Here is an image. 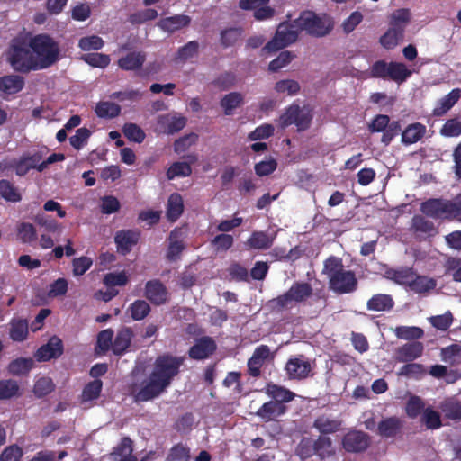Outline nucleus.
<instances>
[{
  "mask_svg": "<svg viewBox=\"0 0 461 461\" xmlns=\"http://www.w3.org/2000/svg\"><path fill=\"white\" fill-rule=\"evenodd\" d=\"M140 238V234L137 230H118L114 236L117 252L122 256L128 255L132 250V248L138 244Z\"/></svg>",
  "mask_w": 461,
  "mask_h": 461,
  "instance_id": "obj_17",
  "label": "nucleus"
},
{
  "mask_svg": "<svg viewBox=\"0 0 461 461\" xmlns=\"http://www.w3.org/2000/svg\"><path fill=\"white\" fill-rule=\"evenodd\" d=\"M436 285L437 282L435 279L426 276H420L415 273L409 289L416 294H423L433 290Z\"/></svg>",
  "mask_w": 461,
  "mask_h": 461,
  "instance_id": "obj_33",
  "label": "nucleus"
},
{
  "mask_svg": "<svg viewBox=\"0 0 461 461\" xmlns=\"http://www.w3.org/2000/svg\"><path fill=\"white\" fill-rule=\"evenodd\" d=\"M240 28L231 27L221 32V43L223 47L233 46L241 37Z\"/></svg>",
  "mask_w": 461,
  "mask_h": 461,
  "instance_id": "obj_62",
  "label": "nucleus"
},
{
  "mask_svg": "<svg viewBox=\"0 0 461 461\" xmlns=\"http://www.w3.org/2000/svg\"><path fill=\"white\" fill-rule=\"evenodd\" d=\"M425 373L426 370L423 365L419 363L407 362L400 368L398 375L405 376L408 378L420 379L425 375Z\"/></svg>",
  "mask_w": 461,
  "mask_h": 461,
  "instance_id": "obj_50",
  "label": "nucleus"
},
{
  "mask_svg": "<svg viewBox=\"0 0 461 461\" xmlns=\"http://www.w3.org/2000/svg\"><path fill=\"white\" fill-rule=\"evenodd\" d=\"M412 71L402 62L385 60L375 61L369 68V76L373 78L390 79L397 83L405 82Z\"/></svg>",
  "mask_w": 461,
  "mask_h": 461,
  "instance_id": "obj_8",
  "label": "nucleus"
},
{
  "mask_svg": "<svg viewBox=\"0 0 461 461\" xmlns=\"http://www.w3.org/2000/svg\"><path fill=\"white\" fill-rule=\"evenodd\" d=\"M294 25L300 32L318 38L329 34L333 29V23L327 14L318 15L309 10L303 11L299 17L294 20Z\"/></svg>",
  "mask_w": 461,
  "mask_h": 461,
  "instance_id": "obj_6",
  "label": "nucleus"
},
{
  "mask_svg": "<svg viewBox=\"0 0 461 461\" xmlns=\"http://www.w3.org/2000/svg\"><path fill=\"white\" fill-rule=\"evenodd\" d=\"M425 403L419 396L412 395L406 402L405 411L409 418H417L422 411H424Z\"/></svg>",
  "mask_w": 461,
  "mask_h": 461,
  "instance_id": "obj_59",
  "label": "nucleus"
},
{
  "mask_svg": "<svg viewBox=\"0 0 461 461\" xmlns=\"http://www.w3.org/2000/svg\"><path fill=\"white\" fill-rule=\"evenodd\" d=\"M146 61V54L142 51H131L118 59V67L125 71H136Z\"/></svg>",
  "mask_w": 461,
  "mask_h": 461,
  "instance_id": "obj_21",
  "label": "nucleus"
},
{
  "mask_svg": "<svg viewBox=\"0 0 461 461\" xmlns=\"http://www.w3.org/2000/svg\"><path fill=\"white\" fill-rule=\"evenodd\" d=\"M266 393L274 399L275 402H280L282 404L290 402L295 398L294 393L275 384H267Z\"/></svg>",
  "mask_w": 461,
  "mask_h": 461,
  "instance_id": "obj_31",
  "label": "nucleus"
},
{
  "mask_svg": "<svg viewBox=\"0 0 461 461\" xmlns=\"http://www.w3.org/2000/svg\"><path fill=\"white\" fill-rule=\"evenodd\" d=\"M17 239L23 244H30L37 240V231L33 224L21 222L16 227Z\"/></svg>",
  "mask_w": 461,
  "mask_h": 461,
  "instance_id": "obj_44",
  "label": "nucleus"
},
{
  "mask_svg": "<svg viewBox=\"0 0 461 461\" xmlns=\"http://www.w3.org/2000/svg\"><path fill=\"white\" fill-rule=\"evenodd\" d=\"M34 362L31 357H18L8 365L9 373L14 375H26L33 367Z\"/></svg>",
  "mask_w": 461,
  "mask_h": 461,
  "instance_id": "obj_41",
  "label": "nucleus"
},
{
  "mask_svg": "<svg viewBox=\"0 0 461 461\" xmlns=\"http://www.w3.org/2000/svg\"><path fill=\"white\" fill-rule=\"evenodd\" d=\"M370 436L360 430H350L341 440L342 447L348 453H362L370 446Z\"/></svg>",
  "mask_w": 461,
  "mask_h": 461,
  "instance_id": "obj_11",
  "label": "nucleus"
},
{
  "mask_svg": "<svg viewBox=\"0 0 461 461\" xmlns=\"http://www.w3.org/2000/svg\"><path fill=\"white\" fill-rule=\"evenodd\" d=\"M411 14L407 8L397 9L390 16L389 26L404 32L411 21Z\"/></svg>",
  "mask_w": 461,
  "mask_h": 461,
  "instance_id": "obj_37",
  "label": "nucleus"
},
{
  "mask_svg": "<svg viewBox=\"0 0 461 461\" xmlns=\"http://www.w3.org/2000/svg\"><path fill=\"white\" fill-rule=\"evenodd\" d=\"M287 408L280 403L269 401L265 402L257 411L256 415L267 422L275 420L277 417L282 416L285 413Z\"/></svg>",
  "mask_w": 461,
  "mask_h": 461,
  "instance_id": "obj_22",
  "label": "nucleus"
},
{
  "mask_svg": "<svg viewBox=\"0 0 461 461\" xmlns=\"http://www.w3.org/2000/svg\"><path fill=\"white\" fill-rule=\"evenodd\" d=\"M144 296L152 304L160 306L168 301V291L159 279H152L145 284Z\"/></svg>",
  "mask_w": 461,
  "mask_h": 461,
  "instance_id": "obj_16",
  "label": "nucleus"
},
{
  "mask_svg": "<svg viewBox=\"0 0 461 461\" xmlns=\"http://www.w3.org/2000/svg\"><path fill=\"white\" fill-rule=\"evenodd\" d=\"M285 371L289 378L294 380H303L313 375L312 363L303 355L289 358Z\"/></svg>",
  "mask_w": 461,
  "mask_h": 461,
  "instance_id": "obj_12",
  "label": "nucleus"
},
{
  "mask_svg": "<svg viewBox=\"0 0 461 461\" xmlns=\"http://www.w3.org/2000/svg\"><path fill=\"white\" fill-rule=\"evenodd\" d=\"M403 37L404 32L389 26V29L380 37L379 42L384 49L393 50L403 40Z\"/></svg>",
  "mask_w": 461,
  "mask_h": 461,
  "instance_id": "obj_38",
  "label": "nucleus"
},
{
  "mask_svg": "<svg viewBox=\"0 0 461 461\" xmlns=\"http://www.w3.org/2000/svg\"><path fill=\"white\" fill-rule=\"evenodd\" d=\"M24 85V78L20 75L11 74L0 77V91L6 95L19 93Z\"/></svg>",
  "mask_w": 461,
  "mask_h": 461,
  "instance_id": "obj_27",
  "label": "nucleus"
},
{
  "mask_svg": "<svg viewBox=\"0 0 461 461\" xmlns=\"http://www.w3.org/2000/svg\"><path fill=\"white\" fill-rule=\"evenodd\" d=\"M184 202L178 193L172 194L167 201V217L170 221H176L183 213Z\"/></svg>",
  "mask_w": 461,
  "mask_h": 461,
  "instance_id": "obj_35",
  "label": "nucleus"
},
{
  "mask_svg": "<svg viewBox=\"0 0 461 461\" xmlns=\"http://www.w3.org/2000/svg\"><path fill=\"white\" fill-rule=\"evenodd\" d=\"M122 132L129 140L136 143H141L146 138L144 131L139 125L132 122L125 123L122 127Z\"/></svg>",
  "mask_w": 461,
  "mask_h": 461,
  "instance_id": "obj_54",
  "label": "nucleus"
},
{
  "mask_svg": "<svg viewBox=\"0 0 461 461\" xmlns=\"http://www.w3.org/2000/svg\"><path fill=\"white\" fill-rule=\"evenodd\" d=\"M420 211L433 219L455 220L461 222V194L454 200L428 199L420 204Z\"/></svg>",
  "mask_w": 461,
  "mask_h": 461,
  "instance_id": "obj_5",
  "label": "nucleus"
},
{
  "mask_svg": "<svg viewBox=\"0 0 461 461\" xmlns=\"http://www.w3.org/2000/svg\"><path fill=\"white\" fill-rule=\"evenodd\" d=\"M275 236L262 230H255L246 240L245 246L249 249H267L272 247Z\"/></svg>",
  "mask_w": 461,
  "mask_h": 461,
  "instance_id": "obj_26",
  "label": "nucleus"
},
{
  "mask_svg": "<svg viewBox=\"0 0 461 461\" xmlns=\"http://www.w3.org/2000/svg\"><path fill=\"white\" fill-rule=\"evenodd\" d=\"M167 461H189L190 449L183 443L174 445L167 456Z\"/></svg>",
  "mask_w": 461,
  "mask_h": 461,
  "instance_id": "obj_57",
  "label": "nucleus"
},
{
  "mask_svg": "<svg viewBox=\"0 0 461 461\" xmlns=\"http://www.w3.org/2000/svg\"><path fill=\"white\" fill-rule=\"evenodd\" d=\"M423 350L424 346L421 342H409L396 349L395 359L401 363L412 362L422 355Z\"/></svg>",
  "mask_w": 461,
  "mask_h": 461,
  "instance_id": "obj_18",
  "label": "nucleus"
},
{
  "mask_svg": "<svg viewBox=\"0 0 461 461\" xmlns=\"http://www.w3.org/2000/svg\"><path fill=\"white\" fill-rule=\"evenodd\" d=\"M393 331L398 339L405 340L419 339L424 335L423 330L416 326H397Z\"/></svg>",
  "mask_w": 461,
  "mask_h": 461,
  "instance_id": "obj_47",
  "label": "nucleus"
},
{
  "mask_svg": "<svg viewBox=\"0 0 461 461\" xmlns=\"http://www.w3.org/2000/svg\"><path fill=\"white\" fill-rule=\"evenodd\" d=\"M403 427V421L392 416L382 420L377 426V433L383 438H393L401 432Z\"/></svg>",
  "mask_w": 461,
  "mask_h": 461,
  "instance_id": "obj_24",
  "label": "nucleus"
},
{
  "mask_svg": "<svg viewBox=\"0 0 461 461\" xmlns=\"http://www.w3.org/2000/svg\"><path fill=\"white\" fill-rule=\"evenodd\" d=\"M23 450L17 444L5 447L0 454V461H21Z\"/></svg>",
  "mask_w": 461,
  "mask_h": 461,
  "instance_id": "obj_64",
  "label": "nucleus"
},
{
  "mask_svg": "<svg viewBox=\"0 0 461 461\" xmlns=\"http://www.w3.org/2000/svg\"><path fill=\"white\" fill-rule=\"evenodd\" d=\"M104 40L97 35L83 37L79 40L78 47L84 51L99 50L104 47Z\"/></svg>",
  "mask_w": 461,
  "mask_h": 461,
  "instance_id": "obj_60",
  "label": "nucleus"
},
{
  "mask_svg": "<svg viewBox=\"0 0 461 461\" xmlns=\"http://www.w3.org/2000/svg\"><path fill=\"white\" fill-rule=\"evenodd\" d=\"M439 409L446 418L461 420V402L455 399H446L440 403Z\"/></svg>",
  "mask_w": 461,
  "mask_h": 461,
  "instance_id": "obj_42",
  "label": "nucleus"
},
{
  "mask_svg": "<svg viewBox=\"0 0 461 461\" xmlns=\"http://www.w3.org/2000/svg\"><path fill=\"white\" fill-rule=\"evenodd\" d=\"M187 122L185 116L176 113L161 114L157 119V131L172 135L183 130Z\"/></svg>",
  "mask_w": 461,
  "mask_h": 461,
  "instance_id": "obj_13",
  "label": "nucleus"
},
{
  "mask_svg": "<svg viewBox=\"0 0 461 461\" xmlns=\"http://www.w3.org/2000/svg\"><path fill=\"white\" fill-rule=\"evenodd\" d=\"M315 454L321 459L334 456L335 448L331 438L327 436H319L315 440Z\"/></svg>",
  "mask_w": 461,
  "mask_h": 461,
  "instance_id": "obj_40",
  "label": "nucleus"
},
{
  "mask_svg": "<svg viewBox=\"0 0 461 461\" xmlns=\"http://www.w3.org/2000/svg\"><path fill=\"white\" fill-rule=\"evenodd\" d=\"M394 306V301L390 294H374L366 303L368 311L386 312L391 311Z\"/></svg>",
  "mask_w": 461,
  "mask_h": 461,
  "instance_id": "obj_29",
  "label": "nucleus"
},
{
  "mask_svg": "<svg viewBox=\"0 0 461 461\" xmlns=\"http://www.w3.org/2000/svg\"><path fill=\"white\" fill-rule=\"evenodd\" d=\"M150 305L145 300H136L130 304L128 312L133 321H142L150 312Z\"/></svg>",
  "mask_w": 461,
  "mask_h": 461,
  "instance_id": "obj_43",
  "label": "nucleus"
},
{
  "mask_svg": "<svg viewBox=\"0 0 461 461\" xmlns=\"http://www.w3.org/2000/svg\"><path fill=\"white\" fill-rule=\"evenodd\" d=\"M280 119L283 127L294 124L297 130L301 131L310 127L312 116L309 111L302 109L299 105H291Z\"/></svg>",
  "mask_w": 461,
  "mask_h": 461,
  "instance_id": "obj_10",
  "label": "nucleus"
},
{
  "mask_svg": "<svg viewBox=\"0 0 461 461\" xmlns=\"http://www.w3.org/2000/svg\"><path fill=\"white\" fill-rule=\"evenodd\" d=\"M341 426L342 421L339 419L326 414L318 416L312 425L321 434V436L336 433L341 429Z\"/></svg>",
  "mask_w": 461,
  "mask_h": 461,
  "instance_id": "obj_19",
  "label": "nucleus"
},
{
  "mask_svg": "<svg viewBox=\"0 0 461 461\" xmlns=\"http://www.w3.org/2000/svg\"><path fill=\"white\" fill-rule=\"evenodd\" d=\"M461 89L454 88L447 95L438 101L436 107L432 111V114L436 117L445 115L460 99Z\"/></svg>",
  "mask_w": 461,
  "mask_h": 461,
  "instance_id": "obj_23",
  "label": "nucleus"
},
{
  "mask_svg": "<svg viewBox=\"0 0 461 461\" xmlns=\"http://www.w3.org/2000/svg\"><path fill=\"white\" fill-rule=\"evenodd\" d=\"M19 385L16 381L0 380V400H7L18 394Z\"/></svg>",
  "mask_w": 461,
  "mask_h": 461,
  "instance_id": "obj_63",
  "label": "nucleus"
},
{
  "mask_svg": "<svg viewBox=\"0 0 461 461\" xmlns=\"http://www.w3.org/2000/svg\"><path fill=\"white\" fill-rule=\"evenodd\" d=\"M0 196L7 202L18 203L22 195L17 188L9 180H0Z\"/></svg>",
  "mask_w": 461,
  "mask_h": 461,
  "instance_id": "obj_48",
  "label": "nucleus"
},
{
  "mask_svg": "<svg viewBox=\"0 0 461 461\" xmlns=\"http://www.w3.org/2000/svg\"><path fill=\"white\" fill-rule=\"evenodd\" d=\"M29 48L34 55L39 70L48 68L59 59V42L47 33H40L30 38Z\"/></svg>",
  "mask_w": 461,
  "mask_h": 461,
  "instance_id": "obj_4",
  "label": "nucleus"
},
{
  "mask_svg": "<svg viewBox=\"0 0 461 461\" xmlns=\"http://www.w3.org/2000/svg\"><path fill=\"white\" fill-rule=\"evenodd\" d=\"M5 58L15 72L28 74L39 70L29 43L23 37H14L10 41L5 51Z\"/></svg>",
  "mask_w": 461,
  "mask_h": 461,
  "instance_id": "obj_3",
  "label": "nucleus"
},
{
  "mask_svg": "<svg viewBox=\"0 0 461 461\" xmlns=\"http://www.w3.org/2000/svg\"><path fill=\"white\" fill-rule=\"evenodd\" d=\"M122 108L119 104L109 101H100L96 104L95 112L102 119H113L120 115Z\"/></svg>",
  "mask_w": 461,
  "mask_h": 461,
  "instance_id": "obj_34",
  "label": "nucleus"
},
{
  "mask_svg": "<svg viewBox=\"0 0 461 461\" xmlns=\"http://www.w3.org/2000/svg\"><path fill=\"white\" fill-rule=\"evenodd\" d=\"M299 32L300 31L294 25V20L291 23L283 22L278 25L275 36L266 44L263 50L268 52L280 50L295 42Z\"/></svg>",
  "mask_w": 461,
  "mask_h": 461,
  "instance_id": "obj_9",
  "label": "nucleus"
},
{
  "mask_svg": "<svg viewBox=\"0 0 461 461\" xmlns=\"http://www.w3.org/2000/svg\"><path fill=\"white\" fill-rule=\"evenodd\" d=\"M198 140V135L196 133L185 134L183 137L176 140L174 142V151L176 154L185 152L192 145H194Z\"/></svg>",
  "mask_w": 461,
  "mask_h": 461,
  "instance_id": "obj_61",
  "label": "nucleus"
},
{
  "mask_svg": "<svg viewBox=\"0 0 461 461\" xmlns=\"http://www.w3.org/2000/svg\"><path fill=\"white\" fill-rule=\"evenodd\" d=\"M55 384L48 376H42L37 379L33 385V393L37 398H42L55 390Z\"/></svg>",
  "mask_w": 461,
  "mask_h": 461,
  "instance_id": "obj_49",
  "label": "nucleus"
},
{
  "mask_svg": "<svg viewBox=\"0 0 461 461\" xmlns=\"http://www.w3.org/2000/svg\"><path fill=\"white\" fill-rule=\"evenodd\" d=\"M185 358L169 353L156 357L149 375L140 384L129 385V393L136 402H149L159 397L180 373Z\"/></svg>",
  "mask_w": 461,
  "mask_h": 461,
  "instance_id": "obj_1",
  "label": "nucleus"
},
{
  "mask_svg": "<svg viewBox=\"0 0 461 461\" xmlns=\"http://www.w3.org/2000/svg\"><path fill=\"white\" fill-rule=\"evenodd\" d=\"M295 453L302 460L311 457L315 454V440L312 438H303L296 447Z\"/></svg>",
  "mask_w": 461,
  "mask_h": 461,
  "instance_id": "obj_58",
  "label": "nucleus"
},
{
  "mask_svg": "<svg viewBox=\"0 0 461 461\" xmlns=\"http://www.w3.org/2000/svg\"><path fill=\"white\" fill-rule=\"evenodd\" d=\"M414 274L415 271L413 268L408 267H402L397 269L390 268L385 272V276L388 279L400 285H405L408 288L411 285Z\"/></svg>",
  "mask_w": 461,
  "mask_h": 461,
  "instance_id": "obj_28",
  "label": "nucleus"
},
{
  "mask_svg": "<svg viewBox=\"0 0 461 461\" xmlns=\"http://www.w3.org/2000/svg\"><path fill=\"white\" fill-rule=\"evenodd\" d=\"M64 352L63 341L58 336H52L48 342L41 345L35 352L34 357L38 362H47L59 358Z\"/></svg>",
  "mask_w": 461,
  "mask_h": 461,
  "instance_id": "obj_14",
  "label": "nucleus"
},
{
  "mask_svg": "<svg viewBox=\"0 0 461 461\" xmlns=\"http://www.w3.org/2000/svg\"><path fill=\"white\" fill-rule=\"evenodd\" d=\"M411 227L415 232L424 233L429 236H434L438 232L434 223L421 215H415L412 218Z\"/></svg>",
  "mask_w": 461,
  "mask_h": 461,
  "instance_id": "obj_45",
  "label": "nucleus"
},
{
  "mask_svg": "<svg viewBox=\"0 0 461 461\" xmlns=\"http://www.w3.org/2000/svg\"><path fill=\"white\" fill-rule=\"evenodd\" d=\"M134 334L130 327H123L117 331L113 341L112 351L115 356H122L131 344Z\"/></svg>",
  "mask_w": 461,
  "mask_h": 461,
  "instance_id": "obj_20",
  "label": "nucleus"
},
{
  "mask_svg": "<svg viewBox=\"0 0 461 461\" xmlns=\"http://www.w3.org/2000/svg\"><path fill=\"white\" fill-rule=\"evenodd\" d=\"M323 272L329 279V288L338 294H351L357 289L358 281L352 270L345 269L342 259L330 256L324 261Z\"/></svg>",
  "mask_w": 461,
  "mask_h": 461,
  "instance_id": "obj_2",
  "label": "nucleus"
},
{
  "mask_svg": "<svg viewBox=\"0 0 461 461\" xmlns=\"http://www.w3.org/2000/svg\"><path fill=\"white\" fill-rule=\"evenodd\" d=\"M191 18L185 14H176L162 18L158 22V26L167 32H174L190 24Z\"/></svg>",
  "mask_w": 461,
  "mask_h": 461,
  "instance_id": "obj_25",
  "label": "nucleus"
},
{
  "mask_svg": "<svg viewBox=\"0 0 461 461\" xmlns=\"http://www.w3.org/2000/svg\"><path fill=\"white\" fill-rule=\"evenodd\" d=\"M9 329V336L13 341H24L29 334L28 321L25 319H12Z\"/></svg>",
  "mask_w": 461,
  "mask_h": 461,
  "instance_id": "obj_30",
  "label": "nucleus"
},
{
  "mask_svg": "<svg viewBox=\"0 0 461 461\" xmlns=\"http://www.w3.org/2000/svg\"><path fill=\"white\" fill-rule=\"evenodd\" d=\"M103 388V382L99 379H95L86 384L82 391V402H88L97 399L100 396Z\"/></svg>",
  "mask_w": 461,
  "mask_h": 461,
  "instance_id": "obj_53",
  "label": "nucleus"
},
{
  "mask_svg": "<svg viewBox=\"0 0 461 461\" xmlns=\"http://www.w3.org/2000/svg\"><path fill=\"white\" fill-rule=\"evenodd\" d=\"M426 132V127L420 123L415 122L410 124L402 133V142L405 145H411L420 140Z\"/></svg>",
  "mask_w": 461,
  "mask_h": 461,
  "instance_id": "obj_32",
  "label": "nucleus"
},
{
  "mask_svg": "<svg viewBox=\"0 0 461 461\" xmlns=\"http://www.w3.org/2000/svg\"><path fill=\"white\" fill-rule=\"evenodd\" d=\"M185 249V245L179 240L178 231L175 229L169 234V245L167 252V258L169 261H175Z\"/></svg>",
  "mask_w": 461,
  "mask_h": 461,
  "instance_id": "obj_39",
  "label": "nucleus"
},
{
  "mask_svg": "<svg viewBox=\"0 0 461 461\" xmlns=\"http://www.w3.org/2000/svg\"><path fill=\"white\" fill-rule=\"evenodd\" d=\"M312 293L313 289L310 283L295 281L285 293L272 299L269 303L275 310H287L306 302Z\"/></svg>",
  "mask_w": 461,
  "mask_h": 461,
  "instance_id": "obj_7",
  "label": "nucleus"
},
{
  "mask_svg": "<svg viewBox=\"0 0 461 461\" xmlns=\"http://www.w3.org/2000/svg\"><path fill=\"white\" fill-rule=\"evenodd\" d=\"M217 350L215 340L210 336H203L190 347L188 356L193 360H203L210 357Z\"/></svg>",
  "mask_w": 461,
  "mask_h": 461,
  "instance_id": "obj_15",
  "label": "nucleus"
},
{
  "mask_svg": "<svg viewBox=\"0 0 461 461\" xmlns=\"http://www.w3.org/2000/svg\"><path fill=\"white\" fill-rule=\"evenodd\" d=\"M158 16V11L152 8L140 10L129 16V22L133 25H140L146 22L155 20Z\"/></svg>",
  "mask_w": 461,
  "mask_h": 461,
  "instance_id": "obj_56",
  "label": "nucleus"
},
{
  "mask_svg": "<svg viewBox=\"0 0 461 461\" xmlns=\"http://www.w3.org/2000/svg\"><path fill=\"white\" fill-rule=\"evenodd\" d=\"M192 174V167L187 162H174L167 170V177L173 180L176 177H185Z\"/></svg>",
  "mask_w": 461,
  "mask_h": 461,
  "instance_id": "obj_52",
  "label": "nucleus"
},
{
  "mask_svg": "<svg viewBox=\"0 0 461 461\" xmlns=\"http://www.w3.org/2000/svg\"><path fill=\"white\" fill-rule=\"evenodd\" d=\"M243 95L239 92L225 95L220 101L225 115H231L236 108L243 104Z\"/></svg>",
  "mask_w": 461,
  "mask_h": 461,
  "instance_id": "obj_36",
  "label": "nucleus"
},
{
  "mask_svg": "<svg viewBox=\"0 0 461 461\" xmlns=\"http://www.w3.org/2000/svg\"><path fill=\"white\" fill-rule=\"evenodd\" d=\"M113 330L106 329L97 334L95 352L99 355L105 354L113 347Z\"/></svg>",
  "mask_w": 461,
  "mask_h": 461,
  "instance_id": "obj_46",
  "label": "nucleus"
},
{
  "mask_svg": "<svg viewBox=\"0 0 461 461\" xmlns=\"http://www.w3.org/2000/svg\"><path fill=\"white\" fill-rule=\"evenodd\" d=\"M82 60L93 68H105L110 64V56L104 53H87L81 57Z\"/></svg>",
  "mask_w": 461,
  "mask_h": 461,
  "instance_id": "obj_51",
  "label": "nucleus"
},
{
  "mask_svg": "<svg viewBox=\"0 0 461 461\" xmlns=\"http://www.w3.org/2000/svg\"><path fill=\"white\" fill-rule=\"evenodd\" d=\"M439 133L443 137L453 138L461 135V120L459 118H451L440 128Z\"/></svg>",
  "mask_w": 461,
  "mask_h": 461,
  "instance_id": "obj_55",
  "label": "nucleus"
}]
</instances>
